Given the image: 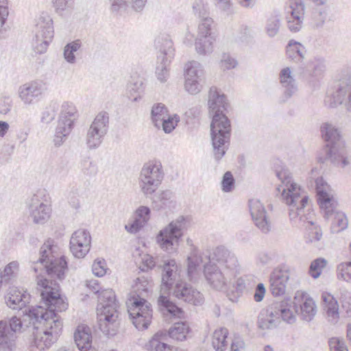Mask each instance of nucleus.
<instances>
[{"label":"nucleus","mask_w":351,"mask_h":351,"mask_svg":"<svg viewBox=\"0 0 351 351\" xmlns=\"http://www.w3.org/2000/svg\"><path fill=\"white\" fill-rule=\"evenodd\" d=\"M37 285L40 289V296L46 306H31L26 315L32 324L35 346L40 350L50 347L59 337L62 324L57 312L65 311L68 304L60 296V286L56 282L45 278H38Z\"/></svg>","instance_id":"f257e3e1"},{"label":"nucleus","mask_w":351,"mask_h":351,"mask_svg":"<svg viewBox=\"0 0 351 351\" xmlns=\"http://www.w3.org/2000/svg\"><path fill=\"white\" fill-rule=\"evenodd\" d=\"M187 274L192 278L200 264L204 265V276L211 287L221 291L234 278L239 267L235 254L224 246H218L213 256L209 250L202 254L193 251L188 257Z\"/></svg>","instance_id":"f03ea898"},{"label":"nucleus","mask_w":351,"mask_h":351,"mask_svg":"<svg viewBox=\"0 0 351 351\" xmlns=\"http://www.w3.org/2000/svg\"><path fill=\"white\" fill-rule=\"evenodd\" d=\"M208 106L212 116L210 135L213 156L218 162L226 154L230 138V121L223 113L228 104L226 95L213 86L208 92Z\"/></svg>","instance_id":"7ed1b4c3"},{"label":"nucleus","mask_w":351,"mask_h":351,"mask_svg":"<svg viewBox=\"0 0 351 351\" xmlns=\"http://www.w3.org/2000/svg\"><path fill=\"white\" fill-rule=\"evenodd\" d=\"M276 175L282 184L277 190L282 193L285 202L289 206V214L293 225L297 227H306V223L313 226V222L311 220L310 213L305 214L308 197L293 182L289 170L276 171Z\"/></svg>","instance_id":"20e7f679"},{"label":"nucleus","mask_w":351,"mask_h":351,"mask_svg":"<svg viewBox=\"0 0 351 351\" xmlns=\"http://www.w3.org/2000/svg\"><path fill=\"white\" fill-rule=\"evenodd\" d=\"M86 286L93 293H99L97 311V322L100 330L108 337L114 336L118 330V302L112 289H108L99 292L100 287L97 280H88Z\"/></svg>","instance_id":"39448f33"},{"label":"nucleus","mask_w":351,"mask_h":351,"mask_svg":"<svg viewBox=\"0 0 351 351\" xmlns=\"http://www.w3.org/2000/svg\"><path fill=\"white\" fill-rule=\"evenodd\" d=\"M317 202L326 219H332L331 232L338 233L347 228L348 221L346 215L336 209L337 202L328 191L329 185L322 177L315 180Z\"/></svg>","instance_id":"423d86ee"},{"label":"nucleus","mask_w":351,"mask_h":351,"mask_svg":"<svg viewBox=\"0 0 351 351\" xmlns=\"http://www.w3.org/2000/svg\"><path fill=\"white\" fill-rule=\"evenodd\" d=\"M292 301L289 298L283 300H274L260 312L257 326L261 330L276 328L284 321L288 324L295 322V315L292 311Z\"/></svg>","instance_id":"0eeeda50"},{"label":"nucleus","mask_w":351,"mask_h":351,"mask_svg":"<svg viewBox=\"0 0 351 351\" xmlns=\"http://www.w3.org/2000/svg\"><path fill=\"white\" fill-rule=\"evenodd\" d=\"M321 133L326 145L318 154V162L324 163L330 161L334 165L341 164L342 167L346 166L348 161L344 158V145L337 129L326 123L321 126Z\"/></svg>","instance_id":"6e6552de"},{"label":"nucleus","mask_w":351,"mask_h":351,"mask_svg":"<svg viewBox=\"0 0 351 351\" xmlns=\"http://www.w3.org/2000/svg\"><path fill=\"white\" fill-rule=\"evenodd\" d=\"M52 241L48 240L40 250V257L38 262L44 265V267L49 276L51 278L56 277L62 280L64 278L65 271L68 268V264L64 256L56 257L53 255L54 246Z\"/></svg>","instance_id":"1a4fd4ad"},{"label":"nucleus","mask_w":351,"mask_h":351,"mask_svg":"<svg viewBox=\"0 0 351 351\" xmlns=\"http://www.w3.org/2000/svg\"><path fill=\"white\" fill-rule=\"evenodd\" d=\"M129 317L138 330L148 328L152 318L151 304L138 295L132 297L126 302Z\"/></svg>","instance_id":"9d476101"},{"label":"nucleus","mask_w":351,"mask_h":351,"mask_svg":"<svg viewBox=\"0 0 351 351\" xmlns=\"http://www.w3.org/2000/svg\"><path fill=\"white\" fill-rule=\"evenodd\" d=\"M184 222V217L180 216L159 231L156 236V241L164 251L169 254L176 251L179 240L183 235Z\"/></svg>","instance_id":"9b49d317"},{"label":"nucleus","mask_w":351,"mask_h":351,"mask_svg":"<svg viewBox=\"0 0 351 351\" xmlns=\"http://www.w3.org/2000/svg\"><path fill=\"white\" fill-rule=\"evenodd\" d=\"M164 178L160 162H149L143 165L139 176V185L145 195L153 194Z\"/></svg>","instance_id":"f8f14e48"},{"label":"nucleus","mask_w":351,"mask_h":351,"mask_svg":"<svg viewBox=\"0 0 351 351\" xmlns=\"http://www.w3.org/2000/svg\"><path fill=\"white\" fill-rule=\"evenodd\" d=\"M77 117V110L74 104L71 102L64 101L61 106L53 140L56 146H60L63 142V138L71 133Z\"/></svg>","instance_id":"ddd939ff"},{"label":"nucleus","mask_w":351,"mask_h":351,"mask_svg":"<svg viewBox=\"0 0 351 351\" xmlns=\"http://www.w3.org/2000/svg\"><path fill=\"white\" fill-rule=\"evenodd\" d=\"M109 128V115L107 112L98 113L90 124L86 134V142L90 149L97 148L102 143Z\"/></svg>","instance_id":"4468645a"},{"label":"nucleus","mask_w":351,"mask_h":351,"mask_svg":"<svg viewBox=\"0 0 351 351\" xmlns=\"http://www.w3.org/2000/svg\"><path fill=\"white\" fill-rule=\"evenodd\" d=\"M22 328L21 319L12 317L0 321V351H13L16 348V332Z\"/></svg>","instance_id":"2eb2a0df"},{"label":"nucleus","mask_w":351,"mask_h":351,"mask_svg":"<svg viewBox=\"0 0 351 351\" xmlns=\"http://www.w3.org/2000/svg\"><path fill=\"white\" fill-rule=\"evenodd\" d=\"M347 96L348 109L351 111V80L343 79L336 82L327 93L325 104L329 108H336Z\"/></svg>","instance_id":"dca6fc26"},{"label":"nucleus","mask_w":351,"mask_h":351,"mask_svg":"<svg viewBox=\"0 0 351 351\" xmlns=\"http://www.w3.org/2000/svg\"><path fill=\"white\" fill-rule=\"evenodd\" d=\"M53 34L52 20L49 18L39 19L36 24L35 39L33 43L35 51L40 54L45 53L53 38Z\"/></svg>","instance_id":"f3484780"},{"label":"nucleus","mask_w":351,"mask_h":351,"mask_svg":"<svg viewBox=\"0 0 351 351\" xmlns=\"http://www.w3.org/2000/svg\"><path fill=\"white\" fill-rule=\"evenodd\" d=\"M213 23L210 17L200 19L197 37L195 43V49L200 55H206L213 51L212 45L215 39L212 36L211 29Z\"/></svg>","instance_id":"a211bd4d"},{"label":"nucleus","mask_w":351,"mask_h":351,"mask_svg":"<svg viewBox=\"0 0 351 351\" xmlns=\"http://www.w3.org/2000/svg\"><path fill=\"white\" fill-rule=\"evenodd\" d=\"M204 74L203 66L199 62L192 60L186 63L184 73L186 90L191 95L200 92Z\"/></svg>","instance_id":"6ab92c4d"},{"label":"nucleus","mask_w":351,"mask_h":351,"mask_svg":"<svg viewBox=\"0 0 351 351\" xmlns=\"http://www.w3.org/2000/svg\"><path fill=\"white\" fill-rule=\"evenodd\" d=\"M288 29L291 32H299L303 24L305 4L303 0H289L285 8Z\"/></svg>","instance_id":"aec40b11"},{"label":"nucleus","mask_w":351,"mask_h":351,"mask_svg":"<svg viewBox=\"0 0 351 351\" xmlns=\"http://www.w3.org/2000/svg\"><path fill=\"white\" fill-rule=\"evenodd\" d=\"M46 90V83L41 80H36L20 86L18 93L25 104L30 105L40 100Z\"/></svg>","instance_id":"412c9836"},{"label":"nucleus","mask_w":351,"mask_h":351,"mask_svg":"<svg viewBox=\"0 0 351 351\" xmlns=\"http://www.w3.org/2000/svg\"><path fill=\"white\" fill-rule=\"evenodd\" d=\"M91 237L85 229L75 231L70 239V250L76 258H84L90 248Z\"/></svg>","instance_id":"4be33fe9"},{"label":"nucleus","mask_w":351,"mask_h":351,"mask_svg":"<svg viewBox=\"0 0 351 351\" xmlns=\"http://www.w3.org/2000/svg\"><path fill=\"white\" fill-rule=\"evenodd\" d=\"M172 289L173 294L176 298L186 302L197 306L202 304L204 302L203 295L193 289L190 284L182 280L176 282Z\"/></svg>","instance_id":"5701e85b"},{"label":"nucleus","mask_w":351,"mask_h":351,"mask_svg":"<svg viewBox=\"0 0 351 351\" xmlns=\"http://www.w3.org/2000/svg\"><path fill=\"white\" fill-rule=\"evenodd\" d=\"M180 280L176 261L173 259L165 261L162 266L160 291H163L164 294L169 293L176 282Z\"/></svg>","instance_id":"b1692460"},{"label":"nucleus","mask_w":351,"mask_h":351,"mask_svg":"<svg viewBox=\"0 0 351 351\" xmlns=\"http://www.w3.org/2000/svg\"><path fill=\"white\" fill-rule=\"evenodd\" d=\"M252 218L256 225L263 233L270 230V223L267 217V212L263 204L257 199H252L248 202Z\"/></svg>","instance_id":"393cba45"},{"label":"nucleus","mask_w":351,"mask_h":351,"mask_svg":"<svg viewBox=\"0 0 351 351\" xmlns=\"http://www.w3.org/2000/svg\"><path fill=\"white\" fill-rule=\"evenodd\" d=\"M30 217L35 223L43 224L49 217L50 208L34 195L28 203Z\"/></svg>","instance_id":"a878e982"},{"label":"nucleus","mask_w":351,"mask_h":351,"mask_svg":"<svg viewBox=\"0 0 351 351\" xmlns=\"http://www.w3.org/2000/svg\"><path fill=\"white\" fill-rule=\"evenodd\" d=\"M5 300L10 308L21 310L29 302L30 295L27 291L22 292L16 287H9Z\"/></svg>","instance_id":"bb28decb"},{"label":"nucleus","mask_w":351,"mask_h":351,"mask_svg":"<svg viewBox=\"0 0 351 351\" xmlns=\"http://www.w3.org/2000/svg\"><path fill=\"white\" fill-rule=\"evenodd\" d=\"M154 46L158 50L157 57H161L167 60L173 59L175 49L169 35L162 34L158 36L155 39Z\"/></svg>","instance_id":"cd10ccee"},{"label":"nucleus","mask_w":351,"mask_h":351,"mask_svg":"<svg viewBox=\"0 0 351 351\" xmlns=\"http://www.w3.org/2000/svg\"><path fill=\"white\" fill-rule=\"evenodd\" d=\"M279 79L284 88L283 101L285 102L296 93L298 85L289 67H285L280 71Z\"/></svg>","instance_id":"c85d7f7f"},{"label":"nucleus","mask_w":351,"mask_h":351,"mask_svg":"<svg viewBox=\"0 0 351 351\" xmlns=\"http://www.w3.org/2000/svg\"><path fill=\"white\" fill-rule=\"evenodd\" d=\"M74 341L77 351H95L92 349L90 328L85 325L78 326L74 333Z\"/></svg>","instance_id":"c756f323"},{"label":"nucleus","mask_w":351,"mask_h":351,"mask_svg":"<svg viewBox=\"0 0 351 351\" xmlns=\"http://www.w3.org/2000/svg\"><path fill=\"white\" fill-rule=\"evenodd\" d=\"M306 53L305 47L295 40H290L286 46L287 58L293 63L299 64L304 61Z\"/></svg>","instance_id":"7c9ffc66"},{"label":"nucleus","mask_w":351,"mask_h":351,"mask_svg":"<svg viewBox=\"0 0 351 351\" xmlns=\"http://www.w3.org/2000/svg\"><path fill=\"white\" fill-rule=\"evenodd\" d=\"M157 302L158 310L164 315L181 317L183 314L182 309L171 301L169 296L160 294L158 298Z\"/></svg>","instance_id":"2f4dec72"},{"label":"nucleus","mask_w":351,"mask_h":351,"mask_svg":"<svg viewBox=\"0 0 351 351\" xmlns=\"http://www.w3.org/2000/svg\"><path fill=\"white\" fill-rule=\"evenodd\" d=\"M167 340V332L158 331L145 344L144 348L147 351H171V346L165 342Z\"/></svg>","instance_id":"473e14b6"},{"label":"nucleus","mask_w":351,"mask_h":351,"mask_svg":"<svg viewBox=\"0 0 351 351\" xmlns=\"http://www.w3.org/2000/svg\"><path fill=\"white\" fill-rule=\"evenodd\" d=\"M156 210H171L176 208V202L174 199L173 193L170 190H165L160 193L156 199L153 200Z\"/></svg>","instance_id":"72a5a7b5"},{"label":"nucleus","mask_w":351,"mask_h":351,"mask_svg":"<svg viewBox=\"0 0 351 351\" xmlns=\"http://www.w3.org/2000/svg\"><path fill=\"white\" fill-rule=\"evenodd\" d=\"M325 71V60L323 58L315 57L308 63L303 73L310 77L319 78L323 76Z\"/></svg>","instance_id":"f704fd0d"},{"label":"nucleus","mask_w":351,"mask_h":351,"mask_svg":"<svg viewBox=\"0 0 351 351\" xmlns=\"http://www.w3.org/2000/svg\"><path fill=\"white\" fill-rule=\"evenodd\" d=\"M292 306L291 309L293 313H298L300 309L301 317L304 321L310 322L315 315L316 306L311 298H306L299 308L292 302Z\"/></svg>","instance_id":"c9c22d12"},{"label":"nucleus","mask_w":351,"mask_h":351,"mask_svg":"<svg viewBox=\"0 0 351 351\" xmlns=\"http://www.w3.org/2000/svg\"><path fill=\"white\" fill-rule=\"evenodd\" d=\"M190 331L191 328L186 322H179L170 327L167 335V337L182 341L186 339L187 335Z\"/></svg>","instance_id":"e433bc0d"},{"label":"nucleus","mask_w":351,"mask_h":351,"mask_svg":"<svg viewBox=\"0 0 351 351\" xmlns=\"http://www.w3.org/2000/svg\"><path fill=\"white\" fill-rule=\"evenodd\" d=\"M322 299L325 303L327 315L337 320L339 317V304L337 300L329 293H323Z\"/></svg>","instance_id":"4c0bfd02"},{"label":"nucleus","mask_w":351,"mask_h":351,"mask_svg":"<svg viewBox=\"0 0 351 351\" xmlns=\"http://www.w3.org/2000/svg\"><path fill=\"white\" fill-rule=\"evenodd\" d=\"M228 335V330L226 328H220L215 330L212 338V345L216 351H225L226 350Z\"/></svg>","instance_id":"58836bf2"},{"label":"nucleus","mask_w":351,"mask_h":351,"mask_svg":"<svg viewBox=\"0 0 351 351\" xmlns=\"http://www.w3.org/2000/svg\"><path fill=\"white\" fill-rule=\"evenodd\" d=\"M171 60H167L157 57V63L156 67V75L157 79L162 83L167 82L169 76V65Z\"/></svg>","instance_id":"ea45409f"},{"label":"nucleus","mask_w":351,"mask_h":351,"mask_svg":"<svg viewBox=\"0 0 351 351\" xmlns=\"http://www.w3.org/2000/svg\"><path fill=\"white\" fill-rule=\"evenodd\" d=\"M291 271L287 265H279L271 271L269 280L283 282L287 285L291 277Z\"/></svg>","instance_id":"a19ab883"},{"label":"nucleus","mask_w":351,"mask_h":351,"mask_svg":"<svg viewBox=\"0 0 351 351\" xmlns=\"http://www.w3.org/2000/svg\"><path fill=\"white\" fill-rule=\"evenodd\" d=\"M82 47V41L80 39L75 40L67 43L64 47V58L70 64H74L76 61L75 52Z\"/></svg>","instance_id":"79ce46f5"},{"label":"nucleus","mask_w":351,"mask_h":351,"mask_svg":"<svg viewBox=\"0 0 351 351\" xmlns=\"http://www.w3.org/2000/svg\"><path fill=\"white\" fill-rule=\"evenodd\" d=\"M151 115L154 125L159 128L160 121L168 116L167 108L161 103L154 104L152 108Z\"/></svg>","instance_id":"37998d69"},{"label":"nucleus","mask_w":351,"mask_h":351,"mask_svg":"<svg viewBox=\"0 0 351 351\" xmlns=\"http://www.w3.org/2000/svg\"><path fill=\"white\" fill-rule=\"evenodd\" d=\"M327 261L324 258H317L313 260L309 267L308 274L314 279L318 278L322 269L326 267Z\"/></svg>","instance_id":"c03bdc74"},{"label":"nucleus","mask_w":351,"mask_h":351,"mask_svg":"<svg viewBox=\"0 0 351 351\" xmlns=\"http://www.w3.org/2000/svg\"><path fill=\"white\" fill-rule=\"evenodd\" d=\"M144 84L142 80H139L134 82H130L128 86V91L130 93V97L134 101L141 97V95L144 91Z\"/></svg>","instance_id":"a18cd8bd"},{"label":"nucleus","mask_w":351,"mask_h":351,"mask_svg":"<svg viewBox=\"0 0 351 351\" xmlns=\"http://www.w3.org/2000/svg\"><path fill=\"white\" fill-rule=\"evenodd\" d=\"M209 8L204 0H195L193 4V11L195 16L200 19L209 16Z\"/></svg>","instance_id":"49530a36"},{"label":"nucleus","mask_w":351,"mask_h":351,"mask_svg":"<svg viewBox=\"0 0 351 351\" xmlns=\"http://www.w3.org/2000/svg\"><path fill=\"white\" fill-rule=\"evenodd\" d=\"M81 169L83 173L87 176H95L98 171L97 165L95 162L87 157L81 162Z\"/></svg>","instance_id":"de8ad7c7"},{"label":"nucleus","mask_w":351,"mask_h":351,"mask_svg":"<svg viewBox=\"0 0 351 351\" xmlns=\"http://www.w3.org/2000/svg\"><path fill=\"white\" fill-rule=\"evenodd\" d=\"M58 110V104L56 102H51L50 104L43 110L41 121L45 123L51 122L55 119Z\"/></svg>","instance_id":"09e8293b"},{"label":"nucleus","mask_w":351,"mask_h":351,"mask_svg":"<svg viewBox=\"0 0 351 351\" xmlns=\"http://www.w3.org/2000/svg\"><path fill=\"white\" fill-rule=\"evenodd\" d=\"M280 20L278 16H271L267 21L266 32L269 37H274L279 32Z\"/></svg>","instance_id":"8fccbe9b"},{"label":"nucleus","mask_w":351,"mask_h":351,"mask_svg":"<svg viewBox=\"0 0 351 351\" xmlns=\"http://www.w3.org/2000/svg\"><path fill=\"white\" fill-rule=\"evenodd\" d=\"M180 117L177 114H174L173 117L167 116L162 121H160L163 131L167 133H171L176 127Z\"/></svg>","instance_id":"3c124183"},{"label":"nucleus","mask_w":351,"mask_h":351,"mask_svg":"<svg viewBox=\"0 0 351 351\" xmlns=\"http://www.w3.org/2000/svg\"><path fill=\"white\" fill-rule=\"evenodd\" d=\"M337 271L339 279L349 281L351 280V261L340 263L337 266Z\"/></svg>","instance_id":"603ef678"},{"label":"nucleus","mask_w":351,"mask_h":351,"mask_svg":"<svg viewBox=\"0 0 351 351\" xmlns=\"http://www.w3.org/2000/svg\"><path fill=\"white\" fill-rule=\"evenodd\" d=\"M235 180L230 171H226L222 178L221 189L223 192L229 193L234 187Z\"/></svg>","instance_id":"864d4df0"},{"label":"nucleus","mask_w":351,"mask_h":351,"mask_svg":"<svg viewBox=\"0 0 351 351\" xmlns=\"http://www.w3.org/2000/svg\"><path fill=\"white\" fill-rule=\"evenodd\" d=\"M326 17L327 12L326 10L316 9L313 13L312 23L315 27H321L324 24Z\"/></svg>","instance_id":"5fc2aeb1"},{"label":"nucleus","mask_w":351,"mask_h":351,"mask_svg":"<svg viewBox=\"0 0 351 351\" xmlns=\"http://www.w3.org/2000/svg\"><path fill=\"white\" fill-rule=\"evenodd\" d=\"M269 282L270 291L274 296L278 297L285 293L287 285L271 280H269Z\"/></svg>","instance_id":"6e6d98bb"},{"label":"nucleus","mask_w":351,"mask_h":351,"mask_svg":"<svg viewBox=\"0 0 351 351\" xmlns=\"http://www.w3.org/2000/svg\"><path fill=\"white\" fill-rule=\"evenodd\" d=\"M9 14L7 0H0V32L5 30V22Z\"/></svg>","instance_id":"4d7b16f0"},{"label":"nucleus","mask_w":351,"mask_h":351,"mask_svg":"<svg viewBox=\"0 0 351 351\" xmlns=\"http://www.w3.org/2000/svg\"><path fill=\"white\" fill-rule=\"evenodd\" d=\"M110 2L111 12L119 13L126 10L129 0H110Z\"/></svg>","instance_id":"13d9d810"},{"label":"nucleus","mask_w":351,"mask_h":351,"mask_svg":"<svg viewBox=\"0 0 351 351\" xmlns=\"http://www.w3.org/2000/svg\"><path fill=\"white\" fill-rule=\"evenodd\" d=\"M328 345L330 351H348L345 342L337 337H332L328 341Z\"/></svg>","instance_id":"bf43d9fd"},{"label":"nucleus","mask_w":351,"mask_h":351,"mask_svg":"<svg viewBox=\"0 0 351 351\" xmlns=\"http://www.w3.org/2000/svg\"><path fill=\"white\" fill-rule=\"evenodd\" d=\"M322 237V232L319 227L313 228L308 233L306 237V242L313 243L320 241Z\"/></svg>","instance_id":"052dcab7"},{"label":"nucleus","mask_w":351,"mask_h":351,"mask_svg":"<svg viewBox=\"0 0 351 351\" xmlns=\"http://www.w3.org/2000/svg\"><path fill=\"white\" fill-rule=\"evenodd\" d=\"M155 266V261L153 256L149 254H144L141 258V265L139 269L142 271H146Z\"/></svg>","instance_id":"680f3d73"},{"label":"nucleus","mask_w":351,"mask_h":351,"mask_svg":"<svg viewBox=\"0 0 351 351\" xmlns=\"http://www.w3.org/2000/svg\"><path fill=\"white\" fill-rule=\"evenodd\" d=\"M145 225L141 220L135 218L131 223L125 226V229L130 233L136 234Z\"/></svg>","instance_id":"e2e57ef3"},{"label":"nucleus","mask_w":351,"mask_h":351,"mask_svg":"<svg viewBox=\"0 0 351 351\" xmlns=\"http://www.w3.org/2000/svg\"><path fill=\"white\" fill-rule=\"evenodd\" d=\"M151 210L147 206H141L136 210V217L139 219L144 223H147L150 217Z\"/></svg>","instance_id":"0e129e2a"},{"label":"nucleus","mask_w":351,"mask_h":351,"mask_svg":"<svg viewBox=\"0 0 351 351\" xmlns=\"http://www.w3.org/2000/svg\"><path fill=\"white\" fill-rule=\"evenodd\" d=\"M340 302L341 303V307L345 310L347 316H351V295L350 293L346 292L344 294H341L340 298Z\"/></svg>","instance_id":"69168bd1"},{"label":"nucleus","mask_w":351,"mask_h":351,"mask_svg":"<svg viewBox=\"0 0 351 351\" xmlns=\"http://www.w3.org/2000/svg\"><path fill=\"white\" fill-rule=\"evenodd\" d=\"M12 106V101L10 97H3L0 99V114H8Z\"/></svg>","instance_id":"338daca9"},{"label":"nucleus","mask_w":351,"mask_h":351,"mask_svg":"<svg viewBox=\"0 0 351 351\" xmlns=\"http://www.w3.org/2000/svg\"><path fill=\"white\" fill-rule=\"evenodd\" d=\"M245 342L243 339L239 337L236 336L232 341L230 346V351H244Z\"/></svg>","instance_id":"774afa93"}]
</instances>
